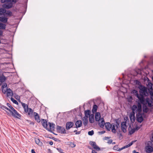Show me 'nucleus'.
Returning <instances> with one entry per match:
<instances>
[{"label":"nucleus","instance_id":"obj_57","mask_svg":"<svg viewBox=\"0 0 153 153\" xmlns=\"http://www.w3.org/2000/svg\"><path fill=\"white\" fill-rule=\"evenodd\" d=\"M80 133V131H78L76 133V134H79Z\"/></svg>","mask_w":153,"mask_h":153},{"label":"nucleus","instance_id":"obj_45","mask_svg":"<svg viewBox=\"0 0 153 153\" xmlns=\"http://www.w3.org/2000/svg\"><path fill=\"white\" fill-rule=\"evenodd\" d=\"M1 108L3 109H4V108L8 110L9 111V110H10L9 108H7L6 106H4V105H2L1 106Z\"/></svg>","mask_w":153,"mask_h":153},{"label":"nucleus","instance_id":"obj_19","mask_svg":"<svg viewBox=\"0 0 153 153\" xmlns=\"http://www.w3.org/2000/svg\"><path fill=\"white\" fill-rule=\"evenodd\" d=\"M34 117L35 120L38 123L40 122V120L38 114L36 112H34Z\"/></svg>","mask_w":153,"mask_h":153},{"label":"nucleus","instance_id":"obj_5","mask_svg":"<svg viewBox=\"0 0 153 153\" xmlns=\"http://www.w3.org/2000/svg\"><path fill=\"white\" fill-rule=\"evenodd\" d=\"M9 111L11 113L12 116L14 117L17 118L21 117V115L19 114L14 108H13L12 110H10Z\"/></svg>","mask_w":153,"mask_h":153},{"label":"nucleus","instance_id":"obj_8","mask_svg":"<svg viewBox=\"0 0 153 153\" xmlns=\"http://www.w3.org/2000/svg\"><path fill=\"white\" fill-rule=\"evenodd\" d=\"M121 129L122 131L124 133L126 131L127 126L126 125V122H122L121 123Z\"/></svg>","mask_w":153,"mask_h":153},{"label":"nucleus","instance_id":"obj_1","mask_svg":"<svg viewBox=\"0 0 153 153\" xmlns=\"http://www.w3.org/2000/svg\"><path fill=\"white\" fill-rule=\"evenodd\" d=\"M2 3H5L2 5V7L6 9H10L13 7V4L17 1L16 0H1Z\"/></svg>","mask_w":153,"mask_h":153},{"label":"nucleus","instance_id":"obj_17","mask_svg":"<svg viewBox=\"0 0 153 153\" xmlns=\"http://www.w3.org/2000/svg\"><path fill=\"white\" fill-rule=\"evenodd\" d=\"M7 85L6 83L3 84L2 86V92L5 94L6 92V90L8 89L7 87Z\"/></svg>","mask_w":153,"mask_h":153},{"label":"nucleus","instance_id":"obj_38","mask_svg":"<svg viewBox=\"0 0 153 153\" xmlns=\"http://www.w3.org/2000/svg\"><path fill=\"white\" fill-rule=\"evenodd\" d=\"M10 99H11V100L15 104H16L17 105H18V102H17V101H16V100L14 99L13 98V97H11L10 98Z\"/></svg>","mask_w":153,"mask_h":153},{"label":"nucleus","instance_id":"obj_2","mask_svg":"<svg viewBox=\"0 0 153 153\" xmlns=\"http://www.w3.org/2000/svg\"><path fill=\"white\" fill-rule=\"evenodd\" d=\"M131 109L132 111V113L135 114V113L137 114H139L142 113V106L141 104L138 102L137 103V106L136 105H133Z\"/></svg>","mask_w":153,"mask_h":153},{"label":"nucleus","instance_id":"obj_4","mask_svg":"<svg viewBox=\"0 0 153 153\" xmlns=\"http://www.w3.org/2000/svg\"><path fill=\"white\" fill-rule=\"evenodd\" d=\"M148 145H148L145 147V150L147 153H150L153 151V148L151 145H152V142L150 141L148 142Z\"/></svg>","mask_w":153,"mask_h":153},{"label":"nucleus","instance_id":"obj_11","mask_svg":"<svg viewBox=\"0 0 153 153\" xmlns=\"http://www.w3.org/2000/svg\"><path fill=\"white\" fill-rule=\"evenodd\" d=\"M136 116L137 121L140 123H141L143 120V117L141 115V113L139 114H137Z\"/></svg>","mask_w":153,"mask_h":153},{"label":"nucleus","instance_id":"obj_50","mask_svg":"<svg viewBox=\"0 0 153 153\" xmlns=\"http://www.w3.org/2000/svg\"><path fill=\"white\" fill-rule=\"evenodd\" d=\"M151 140L153 142V133L152 134Z\"/></svg>","mask_w":153,"mask_h":153},{"label":"nucleus","instance_id":"obj_15","mask_svg":"<svg viewBox=\"0 0 153 153\" xmlns=\"http://www.w3.org/2000/svg\"><path fill=\"white\" fill-rule=\"evenodd\" d=\"M74 126V123L72 122H67L66 124V129L68 130Z\"/></svg>","mask_w":153,"mask_h":153},{"label":"nucleus","instance_id":"obj_56","mask_svg":"<svg viewBox=\"0 0 153 153\" xmlns=\"http://www.w3.org/2000/svg\"><path fill=\"white\" fill-rule=\"evenodd\" d=\"M2 34V32L0 30V36Z\"/></svg>","mask_w":153,"mask_h":153},{"label":"nucleus","instance_id":"obj_7","mask_svg":"<svg viewBox=\"0 0 153 153\" xmlns=\"http://www.w3.org/2000/svg\"><path fill=\"white\" fill-rule=\"evenodd\" d=\"M57 130L61 134H65L66 131L65 128L62 126H57Z\"/></svg>","mask_w":153,"mask_h":153},{"label":"nucleus","instance_id":"obj_61","mask_svg":"<svg viewBox=\"0 0 153 153\" xmlns=\"http://www.w3.org/2000/svg\"><path fill=\"white\" fill-rule=\"evenodd\" d=\"M92 153H93V151H92Z\"/></svg>","mask_w":153,"mask_h":153},{"label":"nucleus","instance_id":"obj_16","mask_svg":"<svg viewBox=\"0 0 153 153\" xmlns=\"http://www.w3.org/2000/svg\"><path fill=\"white\" fill-rule=\"evenodd\" d=\"M25 111L26 112H28V114L29 115H32L33 112V110L30 108H28L27 106L26 109H25Z\"/></svg>","mask_w":153,"mask_h":153},{"label":"nucleus","instance_id":"obj_25","mask_svg":"<svg viewBox=\"0 0 153 153\" xmlns=\"http://www.w3.org/2000/svg\"><path fill=\"white\" fill-rule=\"evenodd\" d=\"M42 126L45 128H48V124L46 120L42 119L41 121Z\"/></svg>","mask_w":153,"mask_h":153},{"label":"nucleus","instance_id":"obj_20","mask_svg":"<svg viewBox=\"0 0 153 153\" xmlns=\"http://www.w3.org/2000/svg\"><path fill=\"white\" fill-rule=\"evenodd\" d=\"M95 120L96 121H98L101 119V116L99 112H96L95 114Z\"/></svg>","mask_w":153,"mask_h":153},{"label":"nucleus","instance_id":"obj_55","mask_svg":"<svg viewBox=\"0 0 153 153\" xmlns=\"http://www.w3.org/2000/svg\"><path fill=\"white\" fill-rule=\"evenodd\" d=\"M133 153H139L138 152H136L135 150H134L133 151Z\"/></svg>","mask_w":153,"mask_h":153},{"label":"nucleus","instance_id":"obj_60","mask_svg":"<svg viewBox=\"0 0 153 153\" xmlns=\"http://www.w3.org/2000/svg\"><path fill=\"white\" fill-rule=\"evenodd\" d=\"M152 80L153 81V77H152Z\"/></svg>","mask_w":153,"mask_h":153},{"label":"nucleus","instance_id":"obj_14","mask_svg":"<svg viewBox=\"0 0 153 153\" xmlns=\"http://www.w3.org/2000/svg\"><path fill=\"white\" fill-rule=\"evenodd\" d=\"M48 128H46V129L48 130H53L54 128L55 125L50 123H49L48 124Z\"/></svg>","mask_w":153,"mask_h":153},{"label":"nucleus","instance_id":"obj_53","mask_svg":"<svg viewBox=\"0 0 153 153\" xmlns=\"http://www.w3.org/2000/svg\"><path fill=\"white\" fill-rule=\"evenodd\" d=\"M31 152L32 153H36L34 150L33 149L31 150Z\"/></svg>","mask_w":153,"mask_h":153},{"label":"nucleus","instance_id":"obj_3","mask_svg":"<svg viewBox=\"0 0 153 153\" xmlns=\"http://www.w3.org/2000/svg\"><path fill=\"white\" fill-rule=\"evenodd\" d=\"M120 122L117 121H116L115 123H112V126L111 128V131L114 133H116V130H119L120 127Z\"/></svg>","mask_w":153,"mask_h":153},{"label":"nucleus","instance_id":"obj_37","mask_svg":"<svg viewBox=\"0 0 153 153\" xmlns=\"http://www.w3.org/2000/svg\"><path fill=\"white\" fill-rule=\"evenodd\" d=\"M14 97L19 102H21V101H20V97L19 96H18V95H17L16 94H14Z\"/></svg>","mask_w":153,"mask_h":153},{"label":"nucleus","instance_id":"obj_54","mask_svg":"<svg viewBox=\"0 0 153 153\" xmlns=\"http://www.w3.org/2000/svg\"><path fill=\"white\" fill-rule=\"evenodd\" d=\"M136 83L138 84V85H139V84L140 83V82L139 81L137 80Z\"/></svg>","mask_w":153,"mask_h":153},{"label":"nucleus","instance_id":"obj_48","mask_svg":"<svg viewBox=\"0 0 153 153\" xmlns=\"http://www.w3.org/2000/svg\"><path fill=\"white\" fill-rule=\"evenodd\" d=\"M112 140L111 139L109 140H108L107 143L109 144H111L112 143Z\"/></svg>","mask_w":153,"mask_h":153},{"label":"nucleus","instance_id":"obj_24","mask_svg":"<svg viewBox=\"0 0 153 153\" xmlns=\"http://www.w3.org/2000/svg\"><path fill=\"white\" fill-rule=\"evenodd\" d=\"M82 125V122L80 120H78L76 121L75 123L76 128L80 127Z\"/></svg>","mask_w":153,"mask_h":153},{"label":"nucleus","instance_id":"obj_21","mask_svg":"<svg viewBox=\"0 0 153 153\" xmlns=\"http://www.w3.org/2000/svg\"><path fill=\"white\" fill-rule=\"evenodd\" d=\"M7 91V97L11 96L12 97L13 95V93L12 91L10 89H8L6 90Z\"/></svg>","mask_w":153,"mask_h":153},{"label":"nucleus","instance_id":"obj_13","mask_svg":"<svg viewBox=\"0 0 153 153\" xmlns=\"http://www.w3.org/2000/svg\"><path fill=\"white\" fill-rule=\"evenodd\" d=\"M91 145L92 146L93 148L97 151H98L100 150V149L99 147L96 145V143L94 142H91Z\"/></svg>","mask_w":153,"mask_h":153},{"label":"nucleus","instance_id":"obj_49","mask_svg":"<svg viewBox=\"0 0 153 153\" xmlns=\"http://www.w3.org/2000/svg\"><path fill=\"white\" fill-rule=\"evenodd\" d=\"M140 128V127L137 126L136 127H135V129L136 131H137L138 130H139Z\"/></svg>","mask_w":153,"mask_h":153},{"label":"nucleus","instance_id":"obj_40","mask_svg":"<svg viewBox=\"0 0 153 153\" xmlns=\"http://www.w3.org/2000/svg\"><path fill=\"white\" fill-rule=\"evenodd\" d=\"M94 134V131L93 130H91L88 132V134L89 135H92Z\"/></svg>","mask_w":153,"mask_h":153},{"label":"nucleus","instance_id":"obj_32","mask_svg":"<svg viewBox=\"0 0 153 153\" xmlns=\"http://www.w3.org/2000/svg\"><path fill=\"white\" fill-rule=\"evenodd\" d=\"M97 105H95L93 106V107L92 110V111L93 113H96L97 111Z\"/></svg>","mask_w":153,"mask_h":153},{"label":"nucleus","instance_id":"obj_59","mask_svg":"<svg viewBox=\"0 0 153 153\" xmlns=\"http://www.w3.org/2000/svg\"><path fill=\"white\" fill-rule=\"evenodd\" d=\"M76 131V130H74V132H75Z\"/></svg>","mask_w":153,"mask_h":153},{"label":"nucleus","instance_id":"obj_52","mask_svg":"<svg viewBox=\"0 0 153 153\" xmlns=\"http://www.w3.org/2000/svg\"><path fill=\"white\" fill-rule=\"evenodd\" d=\"M53 142L52 141H50L49 142V143L51 145H52L53 144Z\"/></svg>","mask_w":153,"mask_h":153},{"label":"nucleus","instance_id":"obj_36","mask_svg":"<svg viewBox=\"0 0 153 153\" xmlns=\"http://www.w3.org/2000/svg\"><path fill=\"white\" fill-rule=\"evenodd\" d=\"M6 25L5 24L0 22V28L4 29L5 28Z\"/></svg>","mask_w":153,"mask_h":153},{"label":"nucleus","instance_id":"obj_44","mask_svg":"<svg viewBox=\"0 0 153 153\" xmlns=\"http://www.w3.org/2000/svg\"><path fill=\"white\" fill-rule=\"evenodd\" d=\"M132 92H133L135 94L136 96H137V94H139L138 93V92L135 90H133L132 91Z\"/></svg>","mask_w":153,"mask_h":153},{"label":"nucleus","instance_id":"obj_47","mask_svg":"<svg viewBox=\"0 0 153 153\" xmlns=\"http://www.w3.org/2000/svg\"><path fill=\"white\" fill-rule=\"evenodd\" d=\"M57 150H58L59 152L60 153H64L62 152V150L60 148L57 149Z\"/></svg>","mask_w":153,"mask_h":153},{"label":"nucleus","instance_id":"obj_6","mask_svg":"<svg viewBox=\"0 0 153 153\" xmlns=\"http://www.w3.org/2000/svg\"><path fill=\"white\" fill-rule=\"evenodd\" d=\"M5 13L6 15L9 16H11L12 15V12L10 11H6L3 8H0V16L3 15Z\"/></svg>","mask_w":153,"mask_h":153},{"label":"nucleus","instance_id":"obj_23","mask_svg":"<svg viewBox=\"0 0 153 153\" xmlns=\"http://www.w3.org/2000/svg\"><path fill=\"white\" fill-rule=\"evenodd\" d=\"M129 133L130 135H131L134 133L136 131L134 128H131L130 125L128 128Z\"/></svg>","mask_w":153,"mask_h":153},{"label":"nucleus","instance_id":"obj_35","mask_svg":"<svg viewBox=\"0 0 153 153\" xmlns=\"http://www.w3.org/2000/svg\"><path fill=\"white\" fill-rule=\"evenodd\" d=\"M124 149V148H122V147L121 148H119L117 146H115L113 147V149L114 150L118 151L121 150L123 149Z\"/></svg>","mask_w":153,"mask_h":153},{"label":"nucleus","instance_id":"obj_43","mask_svg":"<svg viewBox=\"0 0 153 153\" xmlns=\"http://www.w3.org/2000/svg\"><path fill=\"white\" fill-rule=\"evenodd\" d=\"M69 145L71 147H74L76 146L75 144L74 143L72 142L70 143Z\"/></svg>","mask_w":153,"mask_h":153},{"label":"nucleus","instance_id":"obj_26","mask_svg":"<svg viewBox=\"0 0 153 153\" xmlns=\"http://www.w3.org/2000/svg\"><path fill=\"white\" fill-rule=\"evenodd\" d=\"M147 92V90L146 88L144 87H141L140 88V92L143 94H145Z\"/></svg>","mask_w":153,"mask_h":153},{"label":"nucleus","instance_id":"obj_39","mask_svg":"<svg viewBox=\"0 0 153 153\" xmlns=\"http://www.w3.org/2000/svg\"><path fill=\"white\" fill-rule=\"evenodd\" d=\"M21 103L22 105V106H23V108L24 109L25 111V109H26V108H27V106H26V105L25 103H23L22 102H21Z\"/></svg>","mask_w":153,"mask_h":153},{"label":"nucleus","instance_id":"obj_31","mask_svg":"<svg viewBox=\"0 0 153 153\" xmlns=\"http://www.w3.org/2000/svg\"><path fill=\"white\" fill-rule=\"evenodd\" d=\"M83 124L85 126H86L88 123V119L87 117H84L83 118Z\"/></svg>","mask_w":153,"mask_h":153},{"label":"nucleus","instance_id":"obj_9","mask_svg":"<svg viewBox=\"0 0 153 153\" xmlns=\"http://www.w3.org/2000/svg\"><path fill=\"white\" fill-rule=\"evenodd\" d=\"M137 97L138 99L139 102L141 103L144 104L145 102V99L143 96L141 94H137Z\"/></svg>","mask_w":153,"mask_h":153},{"label":"nucleus","instance_id":"obj_33","mask_svg":"<svg viewBox=\"0 0 153 153\" xmlns=\"http://www.w3.org/2000/svg\"><path fill=\"white\" fill-rule=\"evenodd\" d=\"M135 142V141H132V142H131V143H129V144H128L125 146H124V147H122V148H128L129 146H131V145H132L133 144V143L134 142Z\"/></svg>","mask_w":153,"mask_h":153},{"label":"nucleus","instance_id":"obj_51","mask_svg":"<svg viewBox=\"0 0 153 153\" xmlns=\"http://www.w3.org/2000/svg\"><path fill=\"white\" fill-rule=\"evenodd\" d=\"M105 132V131H101L100 132V133H101V134H103Z\"/></svg>","mask_w":153,"mask_h":153},{"label":"nucleus","instance_id":"obj_18","mask_svg":"<svg viewBox=\"0 0 153 153\" xmlns=\"http://www.w3.org/2000/svg\"><path fill=\"white\" fill-rule=\"evenodd\" d=\"M105 125L108 131H110L112 126V124H111L109 123H105Z\"/></svg>","mask_w":153,"mask_h":153},{"label":"nucleus","instance_id":"obj_29","mask_svg":"<svg viewBox=\"0 0 153 153\" xmlns=\"http://www.w3.org/2000/svg\"><path fill=\"white\" fill-rule=\"evenodd\" d=\"M7 18L3 17H0V21H1L4 23H6L7 22Z\"/></svg>","mask_w":153,"mask_h":153},{"label":"nucleus","instance_id":"obj_58","mask_svg":"<svg viewBox=\"0 0 153 153\" xmlns=\"http://www.w3.org/2000/svg\"><path fill=\"white\" fill-rule=\"evenodd\" d=\"M115 144V142L112 143V144Z\"/></svg>","mask_w":153,"mask_h":153},{"label":"nucleus","instance_id":"obj_41","mask_svg":"<svg viewBox=\"0 0 153 153\" xmlns=\"http://www.w3.org/2000/svg\"><path fill=\"white\" fill-rule=\"evenodd\" d=\"M148 85H149V88L151 89H153V84H152L151 83H149Z\"/></svg>","mask_w":153,"mask_h":153},{"label":"nucleus","instance_id":"obj_30","mask_svg":"<svg viewBox=\"0 0 153 153\" xmlns=\"http://www.w3.org/2000/svg\"><path fill=\"white\" fill-rule=\"evenodd\" d=\"M85 117H87L88 118V117L90 116V111L89 110L85 111Z\"/></svg>","mask_w":153,"mask_h":153},{"label":"nucleus","instance_id":"obj_34","mask_svg":"<svg viewBox=\"0 0 153 153\" xmlns=\"http://www.w3.org/2000/svg\"><path fill=\"white\" fill-rule=\"evenodd\" d=\"M143 110L144 112L147 113L148 111V109L146 106L144 105L143 106Z\"/></svg>","mask_w":153,"mask_h":153},{"label":"nucleus","instance_id":"obj_42","mask_svg":"<svg viewBox=\"0 0 153 153\" xmlns=\"http://www.w3.org/2000/svg\"><path fill=\"white\" fill-rule=\"evenodd\" d=\"M7 106L10 109L12 110L13 109V108H14L9 103H7Z\"/></svg>","mask_w":153,"mask_h":153},{"label":"nucleus","instance_id":"obj_46","mask_svg":"<svg viewBox=\"0 0 153 153\" xmlns=\"http://www.w3.org/2000/svg\"><path fill=\"white\" fill-rule=\"evenodd\" d=\"M150 93L151 96V98L153 99V91H151Z\"/></svg>","mask_w":153,"mask_h":153},{"label":"nucleus","instance_id":"obj_10","mask_svg":"<svg viewBox=\"0 0 153 153\" xmlns=\"http://www.w3.org/2000/svg\"><path fill=\"white\" fill-rule=\"evenodd\" d=\"M99 125L101 128H103L105 124L104 120L103 118H101L100 120H98Z\"/></svg>","mask_w":153,"mask_h":153},{"label":"nucleus","instance_id":"obj_62","mask_svg":"<svg viewBox=\"0 0 153 153\" xmlns=\"http://www.w3.org/2000/svg\"><path fill=\"white\" fill-rule=\"evenodd\" d=\"M106 138H108V137H106Z\"/></svg>","mask_w":153,"mask_h":153},{"label":"nucleus","instance_id":"obj_27","mask_svg":"<svg viewBox=\"0 0 153 153\" xmlns=\"http://www.w3.org/2000/svg\"><path fill=\"white\" fill-rule=\"evenodd\" d=\"M89 121L90 123H92L94 122V115L91 114L89 116Z\"/></svg>","mask_w":153,"mask_h":153},{"label":"nucleus","instance_id":"obj_22","mask_svg":"<svg viewBox=\"0 0 153 153\" xmlns=\"http://www.w3.org/2000/svg\"><path fill=\"white\" fill-rule=\"evenodd\" d=\"M145 101L146 102V103L148 104V105L149 106L151 107L152 106V101L149 98H147L146 99Z\"/></svg>","mask_w":153,"mask_h":153},{"label":"nucleus","instance_id":"obj_28","mask_svg":"<svg viewBox=\"0 0 153 153\" xmlns=\"http://www.w3.org/2000/svg\"><path fill=\"white\" fill-rule=\"evenodd\" d=\"M35 142L36 144L39 146H41L42 145V142L39 140V139L36 138L35 139Z\"/></svg>","mask_w":153,"mask_h":153},{"label":"nucleus","instance_id":"obj_12","mask_svg":"<svg viewBox=\"0 0 153 153\" xmlns=\"http://www.w3.org/2000/svg\"><path fill=\"white\" fill-rule=\"evenodd\" d=\"M129 118L131 122L133 123L135 120V114L134 113H131L129 115Z\"/></svg>","mask_w":153,"mask_h":153}]
</instances>
